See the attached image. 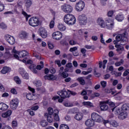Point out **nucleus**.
<instances>
[{"instance_id":"ea45409f","label":"nucleus","mask_w":129,"mask_h":129,"mask_svg":"<svg viewBox=\"0 0 129 129\" xmlns=\"http://www.w3.org/2000/svg\"><path fill=\"white\" fill-rule=\"evenodd\" d=\"M32 5V2L31 1H27L25 4V7H26V9H28Z\"/></svg>"},{"instance_id":"aec40b11","label":"nucleus","mask_w":129,"mask_h":129,"mask_svg":"<svg viewBox=\"0 0 129 129\" xmlns=\"http://www.w3.org/2000/svg\"><path fill=\"white\" fill-rule=\"evenodd\" d=\"M125 38L122 37L121 36L119 35H117L116 36V40L113 41V44H117L118 43V42L119 41H125Z\"/></svg>"},{"instance_id":"a211bd4d","label":"nucleus","mask_w":129,"mask_h":129,"mask_svg":"<svg viewBox=\"0 0 129 129\" xmlns=\"http://www.w3.org/2000/svg\"><path fill=\"white\" fill-rule=\"evenodd\" d=\"M19 55L20 58H27L29 55V52L26 50L21 51L19 53Z\"/></svg>"},{"instance_id":"69168bd1","label":"nucleus","mask_w":129,"mask_h":129,"mask_svg":"<svg viewBox=\"0 0 129 129\" xmlns=\"http://www.w3.org/2000/svg\"><path fill=\"white\" fill-rule=\"evenodd\" d=\"M44 68V65H37L36 66V68H35L36 69L38 70H42V69Z\"/></svg>"},{"instance_id":"4c0bfd02","label":"nucleus","mask_w":129,"mask_h":129,"mask_svg":"<svg viewBox=\"0 0 129 129\" xmlns=\"http://www.w3.org/2000/svg\"><path fill=\"white\" fill-rule=\"evenodd\" d=\"M83 104L85 106H88L89 107H93V104L90 102V101H87V102H83Z\"/></svg>"},{"instance_id":"09e8293b","label":"nucleus","mask_w":129,"mask_h":129,"mask_svg":"<svg viewBox=\"0 0 129 129\" xmlns=\"http://www.w3.org/2000/svg\"><path fill=\"white\" fill-rule=\"evenodd\" d=\"M100 85H101L102 88H105L106 87L107 82L105 81H102L100 82Z\"/></svg>"},{"instance_id":"c756f323","label":"nucleus","mask_w":129,"mask_h":129,"mask_svg":"<svg viewBox=\"0 0 129 129\" xmlns=\"http://www.w3.org/2000/svg\"><path fill=\"white\" fill-rule=\"evenodd\" d=\"M22 15H24V17L26 18V21L27 22L29 21V18L31 17V15H28L27 12L22 10Z\"/></svg>"},{"instance_id":"6e6d98bb","label":"nucleus","mask_w":129,"mask_h":129,"mask_svg":"<svg viewBox=\"0 0 129 129\" xmlns=\"http://www.w3.org/2000/svg\"><path fill=\"white\" fill-rule=\"evenodd\" d=\"M0 28L2 29H6L7 28V25L5 24V23H2L0 24Z\"/></svg>"},{"instance_id":"5fc2aeb1","label":"nucleus","mask_w":129,"mask_h":129,"mask_svg":"<svg viewBox=\"0 0 129 129\" xmlns=\"http://www.w3.org/2000/svg\"><path fill=\"white\" fill-rule=\"evenodd\" d=\"M11 93L14 95H16L17 94H18V91H17L16 89L15 88L11 89Z\"/></svg>"},{"instance_id":"423d86ee","label":"nucleus","mask_w":129,"mask_h":129,"mask_svg":"<svg viewBox=\"0 0 129 129\" xmlns=\"http://www.w3.org/2000/svg\"><path fill=\"white\" fill-rule=\"evenodd\" d=\"M85 3L83 1H80L76 4V10L77 12H82L85 8Z\"/></svg>"},{"instance_id":"cd10ccee","label":"nucleus","mask_w":129,"mask_h":129,"mask_svg":"<svg viewBox=\"0 0 129 129\" xmlns=\"http://www.w3.org/2000/svg\"><path fill=\"white\" fill-rule=\"evenodd\" d=\"M115 47H116V51L117 52H120L124 50V47L123 46L120 45V44H115Z\"/></svg>"},{"instance_id":"4be33fe9","label":"nucleus","mask_w":129,"mask_h":129,"mask_svg":"<svg viewBox=\"0 0 129 129\" xmlns=\"http://www.w3.org/2000/svg\"><path fill=\"white\" fill-rule=\"evenodd\" d=\"M114 110H115V114L116 115L120 114L121 113L125 112H123L122 109H120L118 107H117L116 109L115 108H113L112 109H111V111H112V112L114 111Z\"/></svg>"},{"instance_id":"a878e982","label":"nucleus","mask_w":129,"mask_h":129,"mask_svg":"<svg viewBox=\"0 0 129 129\" xmlns=\"http://www.w3.org/2000/svg\"><path fill=\"white\" fill-rule=\"evenodd\" d=\"M57 28H58L59 30L63 32L66 30V27L62 24L59 23L58 25H57Z\"/></svg>"},{"instance_id":"bf43d9fd","label":"nucleus","mask_w":129,"mask_h":129,"mask_svg":"<svg viewBox=\"0 0 129 129\" xmlns=\"http://www.w3.org/2000/svg\"><path fill=\"white\" fill-rule=\"evenodd\" d=\"M114 14L113 11H109L107 13L108 17H112L113 15Z\"/></svg>"},{"instance_id":"b1692460","label":"nucleus","mask_w":129,"mask_h":129,"mask_svg":"<svg viewBox=\"0 0 129 129\" xmlns=\"http://www.w3.org/2000/svg\"><path fill=\"white\" fill-rule=\"evenodd\" d=\"M11 114H12V111L11 110H8L5 113H2V116L3 118H7L8 117L10 116Z\"/></svg>"},{"instance_id":"a18cd8bd","label":"nucleus","mask_w":129,"mask_h":129,"mask_svg":"<svg viewBox=\"0 0 129 129\" xmlns=\"http://www.w3.org/2000/svg\"><path fill=\"white\" fill-rule=\"evenodd\" d=\"M59 74H60V76L62 77V78L63 79H66L69 76V74L65 72L60 73H59Z\"/></svg>"},{"instance_id":"37998d69","label":"nucleus","mask_w":129,"mask_h":129,"mask_svg":"<svg viewBox=\"0 0 129 129\" xmlns=\"http://www.w3.org/2000/svg\"><path fill=\"white\" fill-rule=\"evenodd\" d=\"M12 127H13V128L18 127V121L16 120L12 121Z\"/></svg>"},{"instance_id":"79ce46f5","label":"nucleus","mask_w":129,"mask_h":129,"mask_svg":"<svg viewBox=\"0 0 129 129\" xmlns=\"http://www.w3.org/2000/svg\"><path fill=\"white\" fill-rule=\"evenodd\" d=\"M59 129H70V127L67 124L62 123L59 125Z\"/></svg>"},{"instance_id":"bb28decb","label":"nucleus","mask_w":129,"mask_h":129,"mask_svg":"<svg viewBox=\"0 0 129 129\" xmlns=\"http://www.w3.org/2000/svg\"><path fill=\"white\" fill-rule=\"evenodd\" d=\"M34 97V95L30 93L26 94V98H27L28 100H35Z\"/></svg>"},{"instance_id":"9b49d317","label":"nucleus","mask_w":129,"mask_h":129,"mask_svg":"<svg viewBox=\"0 0 129 129\" xmlns=\"http://www.w3.org/2000/svg\"><path fill=\"white\" fill-rule=\"evenodd\" d=\"M107 103H108V100L100 102V108L101 111H106L108 109V106L106 105Z\"/></svg>"},{"instance_id":"a19ab883","label":"nucleus","mask_w":129,"mask_h":129,"mask_svg":"<svg viewBox=\"0 0 129 129\" xmlns=\"http://www.w3.org/2000/svg\"><path fill=\"white\" fill-rule=\"evenodd\" d=\"M48 115H52L54 114L55 112V110H53V108L52 107H48Z\"/></svg>"},{"instance_id":"e2e57ef3","label":"nucleus","mask_w":129,"mask_h":129,"mask_svg":"<svg viewBox=\"0 0 129 129\" xmlns=\"http://www.w3.org/2000/svg\"><path fill=\"white\" fill-rule=\"evenodd\" d=\"M33 56L36 57L37 59H41V56L40 55H38L36 53H34L33 54Z\"/></svg>"},{"instance_id":"864d4df0","label":"nucleus","mask_w":129,"mask_h":129,"mask_svg":"<svg viewBox=\"0 0 129 129\" xmlns=\"http://www.w3.org/2000/svg\"><path fill=\"white\" fill-rule=\"evenodd\" d=\"M106 104H108L109 106L111 107H114L115 106V104L113 102H109V100H108V103H106Z\"/></svg>"},{"instance_id":"f704fd0d","label":"nucleus","mask_w":129,"mask_h":129,"mask_svg":"<svg viewBox=\"0 0 129 129\" xmlns=\"http://www.w3.org/2000/svg\"><path fill=\"white\" fill-rule=\"evenodd\" d=\"M83 118V115H81V113H78L76 114V116H75V119L77 120H81Z\"/></svg>"},{"instance_id":"de8ad7c7","label":"nucleus","mask_w":129,"mask_h":129,"mask_svg":"<svg viewBox=\"0 0 129 129\" xmlns=\"http://www.w3.org/2000/svg\"><path fill=\"white\" fill-rule=\"evenodd\" d=\"M20 35H21V37H22L23 38H25L27 37L28 33L25 31H22Z\"/></svg>"},{"instance_id":"6ab92c4d","label":"nucleus","mask_w":129,"mask_h":129,"mask_svg":"<svg viewBox=\"0 0 129 129\" xmlns=\"http://www.w3.org/2000/svg\"><path fill=\"white\" fill-rule=\"evenodd\" d=\"M45 80L54 81L56 80V77H55L53 74H49L48 75H45L44 77Z\"/></svg>"},{"instance_id":"dca6fc26","label":"nucleus","mask_w":129,"mask_h":129,"mask_svg":"<svg viewBox=\"0 0 129 129\" xmlns=\"http://www.w3.org/2000/svg\"><path fill=\"white\" fill-rule=\"evenodd\" d=\"M59 111L57 109H55L54 113L52 114L53 116V120L55 122L59 121H60V117L58 115Z\"/></svg>"},{"instance_id":"c03bdc74","label":"nucleus","mask_w":129,"mask_h":129,"mask_svg":"<svg viewBox=\"0 0 129 129\" xmlns=\"http://www.w3.org/2000/svg\"><path fill=\"white\" fill-rule=\"evenodd\" d=\"M88 70H89V71H83V72H82V74H83V75L86 76V75H88L89 74H90L92 72V69L89 68Z\"/></svg>"},{"instance_id":"49530a36","label":"nucleus","mask_w":129,"mask_h":129,"mask_svg":"<svg viewBox=\"0 0 129 129\" xmlns=\"http://www.w3.org/2000/svg\"><path fill=\"white\" fill-rule=\"evenodd\" d=\"M69 44L70 45L73 46V45H76V44H77V43L76 42V41L75 40H74L73 39H71V40H69Z\"/></svg>"},{"instance_id":"c9c22d12","label":"nucleus","mask_w":129,"mask_h":129,"mask_svg":"<svg viewBox=\"0 0 129 129\" xmlns=\"http://www.w3.org/2000/svg\"><path fill=\"white\" fill-rule=\"evenodd\" d=\"M33 84L34 85L36 86V87H41V86H42V83H41V81L39 80L34 81Z\"/></svg>"},{"instance_id":"e433bc0d","label":"nucleus","mask_w":129,"mask_h":129,"mask_svg":"<svg viewBox=\"0 0 129 129\" xmlns=\"http://www.w3.org/2000/svg\"><path fill=\"white\" fill-rule=\"evenodd\" d=\"M40 125L43 127H45L48 125V122L45 120H42L40 121Z\"/></svg>"},{"instance_id":"5701e85b","label":"nucleus","mask_w":129,"mask_h":129,"mask_svg":"<svg viewBox=\"0 0 129 129\" xmlns=\"http://www.w3.org/2000/svg\"><path fill=\"white\" fill-rule=\"evenodd\" d=\"M9 108V106L7 105L6 103L1 102L0 103V110L2 111H6Z\"/></svg>"},{"instance_id":"6e6552de","label":"nucleus","mask_w":129,"mask_h":129,"mask_svg":"<svg viewBox=\"0 0 129 129\" xmlns=\"http://www.w3.org/2000/svg\"><path fill=\"white\" fill-rule=\"evenodd\" d=\"M52 39L56 40H60L62 38V34L60 31H56L52 33Z\"/></svg>"},{"instance_id":"c85d7f7f","label":"nucleus","mask_w":129,"mask_h":129,"mask_svg":"<svg viewBox=\"0 0 129 129\" xmlns=\"http://www.w3.org/2000/svg\"><path fill=\"white\" fill-rule=\"evenodd\" d=\"M30 71H32L34 74H37L38 71H37V69L35 68V66L34 65H30L29 67Z\"/></svg>"},{"instance_id":"7ed1b4c3","label":"nucleus","mask_w":129,"mask_h":129,"mask_svg":"<svg viewBox=\"0 0 129 129\" xmlns=\"http://www.w3.org/2000/svg\"><path fill=\"white\" fill-rule=\"evenodd\" d=\"M28 24L31 27H38L40 24V19L37 17H33L28 20Z\"/></svg>"},{"instance_id":"20e7f679","label":"nucleus","mask_w":129,"mask_h":129,"mask_svg":"<svg viewBox=\"0 0 129 129\" xmlns=\"http://www.w3.org/2000/svg\"><path fill=\"white\" fill-rule=\"evenodd\" d=\"M57 94L60 96L61 98L66 99L67 98H69L70 96V91L68 90L67 91L61 90L57 92Z\"/></svg>"},{"instance_id":"f03ea898","label":"nucleus","mask_w":129,"mask_h":129,"mask_svg":"<svg viewBox=\"0 0 129 129\" xmlns=\"http://www.w3.org/2000/svg\"><path fill=\"white\" fill-rule=\"evenodd\" d=\"M63 22L67 25H72L76 23V19L73 15L68 14L63 16Z\"/></svg>"},{"instance_id":"39448f33","label":"nucleus","mask_w":129,"mask_h":129,"mask_svg":"<svg viewBox=\"0 0 129 129\" xmlns=\"http://www.w3.org/2000/svg\"><path fill=\"white\" fill-rule=\"evenodd\" d=\"M78 21L81 25H85L87 23V18L86 15L83 14L78 16Z\"/></svg>"},{"instance_id":"7c9ffc66","label":"nucleus","mask_w":129,"mask_h":129,"mask_svg":"<svg viewBox=\"0 0 129 129\" xmlns=\"http://www.w3.org/2000/svg\"><path fill=\"white\" fill-rule=\"evenodd\" d=\"M121 110L122 111L129 110V103H124L121 106Z\"/></svg>"},{"instance_id":"603ef678","label":"nucleus","mask_w":129,"mask_h":129,"mask_svg":"<svg viewBox=\"0 0 129 129\" xmlns=\"http://www.w3.org/2000/svg\"><path fill=\"white\" fill-rule=\"evenodd\" d=\"M77 109L76 108H73V109H71L70 110V112L72 114H76L77 113Z\"/></svg>"},{"instance_id":"338daca9","label":"nucleus","mask_w":129,"mask_h":129,"mask_svg":"<svg viewBox=\"0 0 129 129\" xmlns=\"http://www.w3.org/2000/svg\"><path fill=\"white\" fill-rule=\"evenodd\" d=\"M38 108H39V106L38 105L33 106L31 107V110H34V111H36L38 109Z\"/></svg>"},{"instance_id":"2f4dec72","label":"nucleus","mask_w":129,"mask_h":129,"mask_svg":"<svg viewBox=\"0 0 129 129\" xmlns=\"http://www.w3.org/2000/svg\"><path fill=\"white\" fill-rule=\"evenodd\" d=\"M109 124L111 125L113 127H116L118 126V123L115 120H111L109 122Z\"/></svg>"},{"instance_id":"052dcab7","label":"nucleus","mask_w":129,"mask_h":129,"mask_svg":"<svg viewBox=\"0 0 129 129\" xmlns=\"http://www.w3.org/2000/svg\"><path fill=\"white\" fill-rule=\"evenodd\" d=\"M81 52L83 54V56H86V49H85V48H81Z\"/></svg>"},{"instance_id":"f257e3e1","label":"nucleus","mask_w":129,"mask_h":129,"mask_svg":"<svg viewBox=\"0 0 129 129\" xmlns=\"http://www.w3.org/2000/svg\"><path fill=\"white\" fill-rule=\"evenodd\" d=\"M97 23L100 26V28H106L107 29L112 30L114 26V22L113 19H107L105 21L102 18H99L97 20Z\"/></svg>"},{"instance_id":"1a4fd4ad","label":"nucleus","mask_w":129,"mask_h":129,"mask_svg":"<svg viewBox=\"0 0 129 129\" xmlns=\"http://www.w3.org/2000/svg\"><path fill=\"white\" fill-rule=\"evenodd\" d=\"M19 105V100L17 98L12 100L10 103L11 108L13 110H16Z\"/></svg>"},{"instance_id":"58836bf2","label":"nucleus","mask_w":129,"mask_h":129,"mask_svg":"<svg viewBox=\"0 0 129 129\" xmlns=\"http://www.w3.org/2000/svg\"><path fill=\"white\" fill-rule=\"evenodd\" d=\"M78 81L81 85H84L85 84V81L83 77L78 78Z\"/></svg>"},{"instance_id":"8fccbe9b","label":"nucleus","mask_w":129,"mask_h":129,"mask_svg":"<svg viewBox=\"0 0 129 129\" xmlns=\"http://www.w3.org/2000/svg\"><path fill=\"white\" fill-rule=\"evenodd\" d=\"M123 63V59H121L119 61L116 62L115 63V66L116 67H119Z\"/></svg>"},{"instance_id":"393cba45","label":"nucleus","mask_w":129,"mask_h":129,"mask_svg":"<svg viewBox=\"0 0 129 129\" xmlns=\"http://www.w3.org/2000/svg\"><path fill=\"white\" fill-rule=\"evenodd\" d=\"M115 19H116L118 22L123 21L124 20V16L122 14H118L115 17Z\"/></svg>"},{"instance_id":"ddd939ff","label":"nucleus","mask_w":129,"mask_h":129,"mask_svg":"<svg viewBox=\"0 0 129 129\" xmlns=\"http://www.w3.org/2000/svg\"><path fill=\"white\" fill-rule=\"evenodd\" d=\"M39 34L43 39H45L48 35L47 32L44 27L39 28Z\"/></svg>"},{"instance_id":"13d9d810","label":"nucleus","mask_w":129,"mask_h":129,"mask_svg":"<svg viewBox=\"0 0 129 129\" xmlns=\"http://www.w3.org/2000/svg\"><path fill=\"white\" fill-rule=\"evenodd\" d=\"M54 25H55V22H54V21H50L49 23L50 29H53L54 28Z\"/></svg>"},{"instance_id":"473e14b6","label":"nucleus","mask_w":129,"mask_h":129,"mask_svg":"<svg viewBox=\"0 0 129 129\" xmlns=\"http://www.w3.org/2000/svg\"><path fill=\"white\" fill-rule=\"evenodd\" d=\"M14 80L17 85L21 84L22 83V81L18 76L14 77Z\"/></svg>"},{"instance_id":"72a5a7b5","label":"nucleus","mask_w":129,"mask_h":129,"mask_svg":"<svg viewBox=\"0 0 129 129\" xmlns=\"http://www.w3.org/2000/svg\"><path fill=\"white\" fill-rule=\"evenodd\" d=\"M45 116H46L47 118V121L50 123H51L53 122V117H51V115H49L48 113H45Z\"/></svg>"},{"instance_id":"680f3d73","label":"nucleus","mask_w":129,"mask_h":129,"mask_svg":"<svg viewBox=\"0 0 129 129\" xmlns=\"http://www.w3.org/2000/svg\"><path fill=\"white\" fill-rule=\"evenodd\" d=\"M129 74V70L127 69L125 71H124L123 74H122V76L125 77L128 75Z\"/></svg>"},{"instance_id":"412c9836","label":"nucleus","mask_w":129,"mask_h":129,"mask_svg":"<svg viewBox=\"0 0 129 129\" xmlns=\"http://www.w3.org/2000/svg\"><path fill=\"white\" fill-rule=\"evenodd\" d=\"M117 115H118V118L119 119L123 120L126 118L127 114L126 112H122L121 113L117 114Z\"/></svg>"},{"instance_id":"f8f14e48","label":"nucleus","mask_w":129,"mask_h":129,"mask_svg":"<svg viewBox=\"0 0 129 129\" xmlns=\"http://www.w3.org/2000/svg\"><path fill=\"white\" fill-rule=\"evenodd\" d=\"M5 39L8 41V43L11 45H14L16 42L15 38L13 36H11L10 35H6Z\"/></svg>"},{"instance_id":"0eeeda50","label":"nucleus","mask_w":129,"mask_h":129,"mask_svg":"<svg viewBox=\"0 0 129 129\" xmlns=\"http://www.w3.org/2000/svg\"><path fill=\"white\" fill-rule=\"evenodd\" d=\"M61 9L65 13H71L73 11V8L68 4L61 6Z\"/></svg>"},{"instance_id":"3c124183","label":"nucleus","mask_w":129,"mask_h":129,"mask_svg":"<svg viewBox=\"0 0 129 129\" xmlns=\"http://www.w3.org/2000/svg\"><path fill=\"white\" fill-rule=\"evenodd\" d=\"M101 121L102 122V123L105 125V126L107 127H108L106 126V124L107 123L109 124V122H110V121H109L108 120H106V119H102L101 120Z\"/></svg>"},{"instance_id":"2eb2a0df","label":"nucleus","mask_w":129,"mask_h":129,"mask_svg":"<svg viewBox=\"0 0 129 129\" xmlns=\"http://www.w3.org/2000/svg\"><path fill=\"white\" fill-rule=\"evenodd\" d=\"M94 121H95L94 120L89 119L85 121V124L88 127H92L95 124Z\"/></svg>"},{"instance_id":"0e129e2a","label":"nucleus","mask_w":129,"mask_h":129,"mask_svg":"<svg viewBox=\"0 0 129 129\" xmlns=\"http://www.w3.org/2000/svg\"><path fill=\"white\" fill-rule=\"evenodd\" d=\"M63 106H64L65 107H67L72 106V105L70 104V103H68V102H64L63 103Z\"/></svg>"},{"instance_id":"f3484780","label":"nucleus","mask_w":129,"mask_h":129,"mask_svg":"<svg viewBox=\"0 0 129 129\" xmlns=\"http://www.w3.org/2000/svg\"><path fill=\"white\" fill-rule=\"evenodd\" d=\"M11 71V69L10 67H8L7 66L4 67L3 69L1 71V74L5 75L9 73H10Z\"/></svg>"},{"instance_id":"4468645a","label":"nucleus","mask_w":129,"mask_h":129,"mask_svg":"<svg viewBox=\"0 0 129 129\" xmlns=\"http://www.w3.org/2000/svg\"><path fill=\"white\" fill-rule=\"evenodd\" d=\"M19 74L22 75V78H24V79L28 80L29 79V74L26 73L25 70H24L23 68H21L19 69Z\"/></svg>"},{"instance_id":"4d7b16f0","label":"nucleus","mask_w":129,"mask_h":129,"mask_svg":"<svg viewBox=\"0 0 129 129\" xmlns=\"http://www.w3.org/2000/svg\"><path fill=\"white\" fill-rule=\"evenodd\" d=\"M100 42H101L103 45H105V40L103 39V34H100Z\"/></svg>"},{"instance_id":"9d476101","label":"nucleus","mask_w":129,"mask_h":129,"mask_svg":"<svg viewBox=\"0 0 129 129\" xmlns=\"http://www.w3.org/2000/svg\"><path fill=\"white\" fill-rule=\"evenodd\" d=\"M92 120H94L96 122H101L102 120V117L100 115L96 113H92L91 115Z\"/></svg>"},{"instance_id":"774afa93","label":"nucleus","mask_w":129,"mask_h":129,"mask_svg":"<svg viewBox=\"0 0 129 129\" xmlns=\"http://www.w3.org/2000/svg\"><path fill=\"white\" fill-rule=\"evenodd\" d=\"M78 48L77 47H73L70 48V52H75V51L77 50Z\"/></svg>"}]
</instances>
